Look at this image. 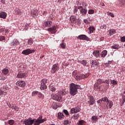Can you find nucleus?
Instances as JSON below:
<instances>
[{
  "mask_svg": "<svg viewBox=\"0 0 125 125\" xmlns=\"http://www.w3.org/2000/svg\"><path fill=\"white\" fill-rule=\"evenodd\" d=\"M31 14L32 17H36V16H37V15H38V13H37V11L33 9L31 11Z\"/></svg>",
  "mask_w": 125,
  "mask_h": 125,
  "instance_id": "23",
  "label": "nucleus"
},
{
  "mask_svg": "<svg viewBox=\"0 0 125 125\" xmlns=\"http://www.w3.org/2000/svg\"><path fill=\"white\" fill-rule=\"evenodd\" d=\"M97 83L99 84H101V83H105L104 80L101 79H99L97 80Z\"/></svg>",
  "mask_w": 125,
  "mask_h": 125,
  "instance_id": "31",
  "label": "nucleus"
},
{
  "mask_svg": "<svg viewBox=\"0 0 125 125\" xmlns=\"http://www.w3.org/2000/svg\"><path fill=\"white\" fill-rule=\"evenodd\" d=\"M16 85L19 86V87H21V88H23L25 87L26 83H25V81H19L16 83Z\"/></svg>",
  "mask_w": 125,
  "mask_h": 125,
  "instance_id": "10",
  "label": "nucleus"
},
{
  "mask_svg": "<svg viewBox=\"0 0 125 125\" xmlns=\"http://www.w3.org/2000/svg\"><path fill=\"white\" fill-rule=\"evenodd\" d=\"M88 99L89 101H87V104L89 106L93 105L95 103V99L93 97V96L91 95L90 94L87 95Z\"/></svg>",
  "mask_w": 125,
  "mask_h": 125,
  "instance_id": "4",
  "label": "nucleus"
},
{
  "mask_svg": "<svg viewBox=\"0 0 125 125\" xmlns=\"http://www.w3.org/2000/svg\"><path fill=\"white\" fill-rule=\"evenodd\" d=\"M85 124V122L83 120H81L79 121V125H84Z\"/></svg>",
  "mask_w": 125,
  "mask_h": 125,
  "instance_id": "45",
  "label": "nucleus"
},
{
  "mask_svg": "<svg viewBox=\"0 0 125 125\" xmlns=\"http://www.w3.org/2000/svg\"><path fill=\"white\" fill-rule=\"evenodd\" d=\"M77 40H81L82 41H87V42L89 41V38H88V37H87L86 35H83V34L78 36L77 37Z\"/></svg>",
  "mask_w": 125,
  "mask_h": 125,
  "instance_id": "8",
  "label": "nucleus"
},
{
  "mask_svg": "<svg viewBox=\"0 0 125 125\" xmlns=\"http://www.w3.org/2000/svg\"><path fill=\"white\" fill-rule=\"evenodd\" d=\"M7 16V14L5 12H0V18L5 19Z\"/></svg>",
  "mask_w": 125,
  "mask_h": 125,
  "instance_id": "18",
  "label": "nucleus"
},
{
  "mask_svg": "<svg viewBox=\"0 0 125 125\" xmlns=\"http://www.w3.org/2000/svg\"><path fill=\"white\" fill-rule=\"evenodd\" d=\"M83 22L85 24H89V21L87 19L83 20Z\"/></svg>",
  "mask_w": 125,
  "mask_h": 125,
  "instance_id": "54",
  "label": "nucleus"
},
{
  "mask_svg": "<svg viewBox=\"0 0 125 125\" xmlns=\"http://www.w3.org/2000/svg\"><path fill=\"white\" fill-rule=\"evenodd\" d=\"M64 94V91L62 90L58 94H53L51 95V97L53 100L58 101V102H62V97Z\"/></svg>",
  "mask_w": 125,
  "mask_h": 125,
  "instance_id": "3",
  "label": "nucleus"
},
{
  "mask_svg": "<svg viewBox=\"0 0 125 125\" xmlns=\"http://www.w3.org/2000/svg\"><path fill=\"white\" fill-rule=\"evenodd\" d=\"M2 73L6 76V75L8 74L9 73V70L8 69L4 68V69L2 70Z\"/></svg>",
  "mask_w": 125,
  "mask_h": 125,
  "instance_id": "35",
  "label": "nucleus"
},
{
  "mask_svg": "<svg viewBox=\"0 0 125 125\" xmlns=\"http://www.w3.org/2000/svg\"><path fill=\"white\" fill-rule=\"evenodd\" d=\"M46 121V118L42 119V116H40L38 119L35 121L32 119H26L24 121V124L25 125H33L34 123V125H40L41 124H43Z\"/></svg>",
  "mask_w": 125,
  "mask_h": 125,
  "instance_id": "1",
  "label": "nucleus"
},
{
  "mask_svg": "<svg viewBox=\"0 0 125 125\" xmlns=\"http://www.w3.org/2000/svg\"><path fill=\"white\" fill-rule=\"evenodd\" d=\"M91 120H92V122H93V123H96V122L99 120V117L96 116H92Z\"/></svg>",
  "mask_w": 125,
  "mask_h": 125,
  "instance_id": "22",
  "label": "nucleus"
},
{
  "mask_svg": "<svg viewBox=\"0 0 125 125\" xmlns=\"http://www.w3.org/2000/svg\"><path fill=\"white\" fill-rule=\"evenodd\" d=\"M3 94V91L0 90V95H2Z\"/></svg>",
  "mask_w": 125,
  "mask_h": 125,
  "instance_id": "61",
  "label": "nucleus"
},
{
  "mask_svg": "<svg viewBox=\"0 0 125 125\" xmlns=\"http://www.w3.org/2000/svg\"><path fill=\"white\" fill-rule=\"evenodd\" d=\"M107 50H103L101 53V57H103V58L105 57V56H106L107 55Z\"/></svg>",
  "mask_w": 125,
  "mask_h": 125,
  "instance_id": "27",
  "label": "nucleus"
},
{
  "mask_svg": "<svg viewBox=\"0 0 125 125\" xmlns=\"http://www.w3.org/2000/svg\"><path fill=\"white\" fill-rule=\"evenodd\" d=\"M72 76L77 81H80V80L82 79V78L81 77V76H79V73H78L77 71H73L72 73Z\"/></svg>",
  "mask_w": 125,
  "mask_h": 125,
  "instance_id": "12",
  "label": "nucleus"
},
{
  "mask_svg": "<svg viewBox=\"0 0 125 125\" xmlns=\"http://www.w3.org/2000/svg\"><path fill=\"white\" fill-rule=\"evenodd\" d=\"M19 44V41L17 40H14L11 43V45L12 46V47H14L15 48L17 45Z\"/></svg>",
  "mask_w": 125,
  "mask_h": 125,
  "instance_id": "16",
  "label": "nucleus"
},
{
  "mask_svg": "<svg viewBox=\"0 0 125 125\" xmlns=\"http://www.w3.org/2000/svg\"><path fill=\"white\" fill-rule=\"evenodd\" d=\"M88 14L92 15L94 14V10L89 9L88 10Z\"/></svg>",
  "mask_w": 125,
  "mask_h": 125,
  "instance_id": "43",
  "label": "nucleus"
},
{
  "mask_svg": "<svg viewBox=\"0 0 125 125\" xmlns=\"http://www.w3.org/2000/svg\"><path fill=\"white\" fill-rule=\"evenodd\" d=\"M81 79H85V78H87L89 77V74L87 73L86 74H83L82 76H80Z\"/></svg>",
  "mask_w": 125,
  "mask_h": 125,
  "instance_id": "40",
  "label": "nucleus"
},
{
  "mask_svg": "<svg viewBox=\"0 0 125 125\" xmlns=\"http://www.w3.org/2000/svg\"><path fill=\"white\" fill-rule=\"evenodd\" d=\"M52 108L53 109H54V110H56V109L58 108V105H57V103L56 102L54 103Z\"/></svg>",
  "mask_w": 125,
  "mask_h": 125,
  "instance_id": "41",
  "label": "nucleus"
},
{
  "mask_svg": "<svg viewBox=\"0 0 125 125\" xmlns=\"http://www.w3.org/2000/svg\"><path fill=\"white\" fill-rule=\"evenodd\" d=\"M64 42H65V40H62V43L60 44V46H61L62 48H63L64 49L66 48V44H65Z\"/></svg>",
  "mask_w": 125,
  "mask_h": 125,
  "instance_id": "25",
  "label": "nucleus"
},
{
  "mask_svg": "<svg viewBox=\"0 0 125 125\" xmlns=\"http://www.w3.org/2000/svg\"><path fill=\"white\" fill-rule=\"evenodd\" d=\"M78 9L80 10V13L82 14L83 16H85L87 13V9L86 8H83V6H78Z\"/></svg>",
  "mask_w": 125,
  "mask_h": 125,
  "instance_id": "6",
  "label": "nucleus"
},
{
  "mask_svg": "<svg viewBox=\"0 0 125 125\" xmlns=\"http://www.w3.org/2000/svg\"><path fill=\"white\" fill-rule=\"evenodd\" d=\"M57 63H56L53 65L52 70L53 71V73H56V70L58 69V66H57Z\"/></svg>",
  "mask_w": 125,
  "mask_h": 125,
  "instance_id": "30",
  "label": "nucleus"
},
{
  "mask_svg": "<svg viewBox=\"0 0 125 125\" xmlns=\"http://www.w3.org/2000/svg\"><path fill=\"white\" fill-rule=\"evenodd\" d=\"M107 100V97H104L99 100L97 101V103L98 104H99V103H101V102H102V101H104V102H105V101H106Z\"/></svg>",
  "mask_w": 125,
  "mask_h": 125,
  "instance_id": "28",
  "label": "nucleus"
},
{
  "mask_svg": "<svg viewBox=\"0 0 125 125\" xmlns=\"http://www.w3.org/2000/svg\"><path fill=\"white\" fill-rule=\"evenodd\" d=\"M5 32V28H0V33H3Z\"/></svg>",
  "mask_w": 125,
  "mask_h": 125,
  "instance_id": "55",
  "label": "nucleus"
},
{
  "mask_svg": "<svg viewBox=\"0 0 125 125\" xmlns=\"http://www.w3.org/2000/svg\"><path fill=\"white\" fill-rule=\"evenodd\" d=\"M107 15H108L109 16H110L111 17H112V18L115 17V16L114 15V14H113V13L107 12Z\"/></svg>",
  "mask_w": 125,
  "mask_h": 125,
  "instance_id": "46",
  "label": "nucleus"
},
{
  "mask_svg": "<svg viewBox=\"0 0 125 125\" xmlns=\"http://www.w3.org/2000/svg\"><path fill=\"white\" fill-rule=\"evenodd\" d=\"M81 23H82V20L81 19H78V20H76V24H77V25H78V26H80Z\"/></svg>",
  "mask_w": 125,
  "mask_h": 125,
  "instance_id": "44",
  "label": "nucleus"
},
{
  "mask_svg": "<svg viewBox=\"0 0 125 125\" xmlns=\"http://www.w3.org/2000/svg\"><path fill=\"white\" fill-rule=\"evenodd\" d=\"M79 112H81V108L79 106L73 107L70 110V114H76Z\"/></svg>",
  "mask_w": 125,
  "mask_h": 125,
  "instance_id": "11",
  "label": "nucleus"
},
{
  "mask_svg": "<svg viewBox=\"0 0 125 125\" xmlns=\"http://www.w3.org/2000/svg\"><path fill=\"white\" fill-rule=\"evenodd\" d=\"M11 108H12V110H15V106H14V105L12 106L11 107Z\"/></svg>",
  "mask_w": 125,
  "mask_h": 125,
  "instance_id": "63",
  "label": "nucleus"
},
{
  "mask_svg": "<svg viewBox=\"0 0 125 125\" xmlns=\"http://www.w3.org/2000/svg\"><path fill=\"white\" fill-rule=\"evenodd\" d=\"M14 120H9L8 121V124L10 125H14Z\"/></svg>",
  "mask_w": 125,
  "mask_h": 125,
  "instance_id": "47",
  "label": "nucleus"
},
{
  "mask_svg": "<svg viewBox=\"0 0 125 125\" xmlns=\"http://www.w3.org/2000/svg\"><path fill=\"white\" fill-rule=\"evenodd\" d=\"M40 92L38 91H34L32 93V96H36V95H37L39 94V93Z\"/></svg>",
  "mask_w": 125,
  "mask_h": 125,
  "instance_id": "42",
  "label": "nucleus"
},
{
  "mask_svg": "<svg viewBox=\"0 0 125 125\" xmlns=\"http://www.w3.org/2000/svg\"><path fill=\"white\" fill-rule=\"evenodd\" d=\"M76 4L77 5H78V6H80V5H81V3L79 1H76Z\"/></svg>",
  "mask_w": 125,
  "mask_h": 125,
  "instance_id": "57",
  "label": "nucleus"
},
{
  "mask_svg": "<svg viewBox=\"0 0 125 125\" xmlns=\"http://www.w3.org/2000/svg\"><path fill=\"white\" fill-rule=\"evenodd\" d=\"M118 5L119 7L124 8L125 7V0H118Z\"/></svg>",
  "mask_w": 125,
  "mask_h": 125,
  "instance_id": "14",
  "label": "nucleus"
},
{
  "mask_svg": "<svg viewBox=\"0 0 125 125\" xmlns=\"http://www.w3.org/2000/svg\"><path fill=\"white\" fill-rule=\"evenodd\" d=\"M26 77V73H23L22 72H20L18 73L17 78L19 79H23V78Z\"/></svg>",
  "mask_w": 125,
  "mask_h": 125,
  "instance_id": "17",
  "label": "nucleus"
},
{
  "mask_svg": "<svg viewBox=\"0 0 125 125\" xmlns=\"http://www.w3.org/2000/svg\"><path fill=\"white\" fill-rule=\"evenodd\" d=\"M106 82H105L107 84L106 89H108V88H109V83L110 82H109V80H106Z\"/></svg>",
  "mask_w": 125,
  "mask_h": 125,
  "instance_id": "53",
  "label": "nucleus"
},
{
  "mask_svg": "<svg viewBox=\"0 0 125 125\" xmlns=\"http://www.w3.org/2000/svg\"><path fill=\"white\" fill-rule=\"evenodd\" d=\"M41 83H42L43 84H46V83H47V79H42L41 82Z\"/></svg>",
  "mask_w": 125,
  "mask_h": 125,
  "instance_id": "38",
  "label": "nucleus"
},
{
  "mask_svg": "<svg viewBox=\"0 0 125 125\" xmlns=\"http://www.w3.org/2000/svg\"><path fill=\"white\" fill-rule=\"evenodd\" d=\"M33 42H34V40H33L32 38H30L28 40L27 44H29V45H31L33 44Z\"/></svg>",
  "mask_w": 125,
  "mask_h": 125,
  "instance_id": "37",
  "label": "nucleus"
},
{
  "mask_svg": "<svg viewBox=\"0 0 125 125\" xmlns=\"http://www.w3.org/2000/svg\"><path fill=\"white\" fill-rule=\"evenodd\" d=\"M77 21V18H76V16H71L70 17L69 22L71 23V24H72V25H75L76 24Z\"/></svg>",
  "mask_w": 125,
  "mask_h": 125,
  "instance_id": "13",
  "label": "nucleus"
},
{
  "mask_svg": "<svg viewBox=\"0 0 125 125\" xmlns=\"http://www.w3.org/2000/svg\"><path fill=\"white\" fill-rule=\"evenodd\" d=\"M122 98H123V101H124V102H125V95H123Z\"/></svg>",
  "mask_w": 125,
  "mask_h": 125,
  "instance_id": "59",
  "label": "nucleus"
},
{
  "mask_svg": "<svg viewBox=\"0 0 125 125\" xmlns=\"http://www.w3.org/2000/svg\"><path fill=\"white\" fill-rule=\"evenodd\" d=\"M46 88H47V85H46V84L41 83L40 89H41V90H44V89H46Z\"/></svg>",
  "mask_w": 125,
  "mask_h": 125,
  "instance_id": "24",
  "label": "nucleus"
},
{
  "mask_svg": "<svg viewBox=\"0 0 125 125\" xmlns=\"http://www.w3.org/2000/svg\"><path fill=\"white\" fill-rule=\"evenodd\" d=\"M15 110L17 111H19V107L17 106H15Z\"/></svg>",
  "mask_w": 125,
  "mask_h": 125,
  "instance_id": "58",
  "label": "nucleus"
},
{
  "mask_svg": "<svg viewBox=\"0 0 125 125\" xmlns=\"http://www.w3.org/2000/svg\"><path fill=\"white\" fill-rule=\"evenodd\" d=\"M38 99H43L44 98V95L42 93V92H39L38 95Z\"/></svg>",
  "mask_w": 125,
  "mask_h": 125,
  "instance_id": "26",
  "label": "nucleus"
},
{
  "mask_svg": "<svg viewBox=\"0 0 125 125\" xmlns=\"http://www.w3.org/2000/svg\"><path fill=\"white\" fill-rule=\"evenodd\" d=\"M81 85L71 83L69 86L70 94L72 96H75L76 94H78V89H81Z\"/></svg>",
  "mask_w": 125,
  "mask_h": 125,
  "instance_id": "2",
  "label": "nucleus"
},
{
  "mask_svg": "<svg viewBox=\"0 0 125 125\" xmlns=\"http://www.w3.org/2000/svg\"><path fill=\"white\" fill-rule=\"evenodd\" d=\"M58 26H53L47 29V31H48L51 34H56L57 32Z\"/></svg>",
  "mask_w": 125,
  "mask_h": 125,
  "instance_id": "7",
  "label": "nucleus"
},
{
  "mask_svg": "<svg viewBox=\"0 0 125 125\" xmlns=\"http://www.w3.org/2000/svg\"><path fill=\"white\" fill-rule=\"evenodd\" d=\"M89 30L90 34H91L95 31V28H94V26H90L89 27Z\"/></svg>",
  "mask_w": 125,
  "mask_h": 125,
  "instance_id": "32",
  "label": "nucleus"
},
{
  "mask_svg": "<svg viewBox=\"0 0 125 125\" xmlns=\"http://www.w3.org/2000/svg\"><path fill=\"white\" fill-rule=\"evenodd\" d=\"M5 33H7L8 32V29H5Z\"/></svg>",
  "mask_w": 125,
  "mask_h": 125,
  "instance_id": "64",
  "label": "nucleus"
},
{
  "mask_svg": "<svg viewBox=\"0 0 125 125\" xmlns=\"http://www.w3.org/2000/svg\"><path fill=\"white\" fill-rule=\"evenodd\" d=\"M15 13L17 15H22V13L21 12V11L19 9H17L15 10Z\"/></svg>",
  "mask_w": 125,
  "mask_h": 125,
  "instance_id": "34",
  "label": "nucleus"
},
{
  "mask_svg": "<svg viewBox=\"0 0 125 125\" xmlns=\"http://www.w3.org/2000/svg\"><path fill=\"white\" fill-rule=\"evenodd\" d=\"M112 48L113 49H119L120 46L118 44H115L111 46Z\"/></svg>",
  "mask_w": 125,
  "mask_h": 125,
  "instance_id": "36",
  "label": "nucleus"
},
{
  "mask_svg": "<svg viewBox=\"0 0 125 125\" xmlns=\"http://www.w3.org/2000/svg\"><path fill=\"white\" fill-rule=\"evenodd\" d=\"M63 125H70V122H69L68 120H65L63 123Z\"/></svg>",
  "mask_w": 125,
  "mask_h": 125,
  "instance_id": "51",
  "label": "nucleus"
},
{
  "mask_svg": "<svg viewBox=\"0 0 125 125\" xmlns=\"http://www.w3.org/2000/svg\"><path fill=\"white\" fill-rule=\"evenodd\" d=\"M64 114H63V113H61V112H59L58 114V119H59V120H61L62 119H63V118H64Z\"/></svg>",
  "mask_w": 125,
  "mask_h": 125,
  "instance_id": "29",
  "label": "nucleus"
},
{
  "mask_svg": "<svg viewBox=\"0 0 125 125\" xmlns=\"http://www.w3.org/2000/svg\"><path fill=\"white\" fill-rule=\"evenodd\" d=\"M50 88L53 92L56 90V88L52 84L50 85Z\"/></svg>",
  "mask_w": 125,
  "mask_h": 125,
  "instance_id": "33",
  "label": "nucleus"
},
{
  "mask_svg": "<svg viewBox=\"0 0 125 125\" xmlns=\"http://www.w3.org/2000/svg\"><path fill=\"white\" fill-rule=\"evenodd\" d=\"M92 65H96V66H99V63H92Z\"/></svg>",
  "mask_w": 125,
  "mask_h": 125,
  "instance_id": "62",
  "label": "nucleus"
},
{
  "mask_svg": "<svg viewBox=\"0 0 125 125\" xmlns=\"http://www.w3.org/2000/svg\"><path fill=\"white\" fill-rule=\"evenodd\" d=\"M2 41H5V37L0 36V42H2Z\"/></svg>",
  "mask_w": 125,
  "mask_h": 125,
  "instance_id": "49",
  "label": "nucleus"
},
{
  "mask_svg": "<svg viewBox=\"0 0 125 125\" xmlns=\"http://www.w3.org/2000/svg\"><path fill=\"white\" fill-rule=\"evenodd\" d=\"M110 83L112 84V85H116L118 84V82L115 80H110Z\"/></svg>",
  "mask_w": 125,
  "mask_h": 125,
  "instance_id": "39",
  "label": "nucleus"
},
{
  "mask_svg": "<svg viewBox=\"0 0 125 125\" xmlns=\"http://www.w3.org/2000/svg\"><path fill=\"white\" fill-rule=\"evenodd\" d=\"M78 9H79L78 8V6H75L74 7V13H76L77 12H78Z\"/></svg>",
  "mask_w": 125,
  "mask_h": 125,
  "instance_id": "52",
  "label": "nucleus"
},
{
  "mask_svg": "<svg viewBox=\"0 0 125 125\" xmlns=\"http://www.w3.org/2000/svg\"><path fill=\"white\" fill-rule=\"evenodd\" d=\"M69 65V63H62V66L63 67V66H68Z\"/></svg>",
  "mask_w": 125,
  "mask_h": 125,
  "instance_id": "60",
  "label": "nucleus"
},
{
  "mask_svg": "<svg viewBox=\"0 0 125 125\" xmlns=\"http://www.w3.org/2000/svg\"><path fill=\"white\" fill-rule=\"evenodd\" d=\"M35 53V50L34 49H26L23 51H22L21 53L22 54H23V55H29V54H32V53Z\"/></svg>",
  "mask_w": 125,
  "mask_h": 125,
  "instance_id": "5",
  "label": "nucleus"
},
{
  "mask_svg": "<svg viewBox=\"0 0 125 125\" xmlns=\"http://www.w3.org/2000/svg\"><path fill=\"white\" fill-rule=\"evenodd\" d=\"M93 55L97 57V58L99 57V56H100V51L99 50H95L93 52Z\"/></svg>",
  "mask_w": 125,
  "mask_h": 125,
  "instance_id": "21",
  "label": "nucleus"
},
{
  "mask_svg": "<svg viewBox=\"0 0 125 125\" xmlns=\"http://www.w3.org/2000/svg\"><path fill=\"white\" fill-rule=\"evenodd\" d=\"M44 26H45L46 28H49V27H51L52 25V21H47L44 22L43 23Z\"/></svg>",
  "mask_w": 125,
  "mask_h": 125,
  "instance_id": "15",
  "label": "nucleus"
},
{
  "mask_svg": "<svg viewBox=\"0 0 125 125\" xmlns=\"http://www.w3.org/2000/svg\"><path fill=\"white\" fill-rule=\"evenodd\" d=\"M63 112L65 114V116H69V112H68V110L63 109Z\"/></svg>",
  "mask_w": 125,
  "mask_h": 125,
  "instance_id": "50",
  "label": "nucleus"
},
{
  "mask_svg": "<svg viewBox=\"0 0 125 125\" xmlns=\"http://www.w3.org/2000/svg\"><path fill=\"white\" fill-rule=\"evenodd\" d=\"M108 35L111 37V36H113V35H115V34H116L117 32H116V30L114 29H110L108 30Z\"/></svg>",
  "mask_w": 125,
  "mask_h": 125,
  "instance_id": "19",
  "label": "nucleus"
},
{
  "mask_svg": "<svg viewBox=\"0 0 125 125\" xmlns=\"http://www.w3.org/2000/svg\"><path fill=\"white\" fill-rule=\"evenodd\" d=\"M106 99H107L106 101H104V102H106V105L105 108H106V109H108L109 108V109H111V108H112L113 105V102L110 101L109 99H108V98L107 97H106Z\"/></svg>",
  "mask_w": 125,
  "mask_h": 125,
  "instance_id": "9",
  "label": "nucleus"
},
{
  "mask_svg": "<svg viewBox=\"0 0 125 125\" xmlns=\"http://www.w3.org/2000/svg\"><path fill=\"white\" fill-rule=\"evenodd\" d=\"M120 41L122 42H125V36L121 37Z\"/></svg>",
  "mask_w": 125,
  "mask_h": 125,
  "instance_id": "48",
  "label": "nucleus"
},
{
  "mask_svg": "<svg viewBox=\"0 0 125 125\" xmlns=\"http://www.w3.org/2000/svg\"><path fill=\"white\" fill-rule=\"evenodd\" d=\"M74 119H75V120H77V119H79V114H75L74 115Z\"/></svg>",
  "mask_w": 125,
  "mask_h": 125,
  "instance_id": "56",
  "label": "nucleus"
},
{
  "mask_svg": "<svg viewBox=\"0 0 125 125\" xmlns=\"http://www.w3.org/2000/svg\"><path fill=\"white\" fill-rule=\"evenodd\" d=\"M101 88V85L98 83H96L94 84V90H100Z\"/></svg>",
  "mask_w": 125,
  "mask_h": 125,
  "instance_id": "20",
  "label": "nucleus"
}]
</instances>
